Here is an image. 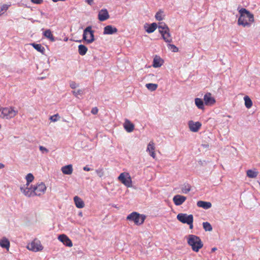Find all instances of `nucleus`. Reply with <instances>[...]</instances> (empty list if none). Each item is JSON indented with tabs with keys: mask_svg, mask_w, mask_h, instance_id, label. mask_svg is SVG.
<instances>
[{
	"mask_svg": "<svg viewBox=\"0 0 260 260\" xmlns=\"http://www.w3.org/2000/svg\"><path fill=\"white\" fill-rule=\"evenodd\" d=\"M240 16L238 20V24L243 27H250L254 21V16L245 8H241L239 11Z\"/></svg>",
	"mask_w": 260,
	"mask_h": 260,
	"instance_id": "obj_1",
	"label": "nucleus"
},
{
	"mask_svg": "<svg viewBox=\"0 0 260 260\" xmlns=\"http://www.w3.org/2000/svg\"><path fill=\"white\" fill-rule=\"evenodd\" d=\"M187 244L194 252H198L203 247V243L200 238L194 235H189L186 237Z\"/></svg>",
	"mask_w": 260,
	"mask_h": 260,
	"instance_id": "obj_2",
	"label": "nucleus"
},
{
	"mask_svg": "<svg viewBox=\"0 0 260 260\" xmlns=\"http://www.w3.org/2000/svg\"><path fill=\"white\" fill-rule=\"evenodd\" d=\"M158 28L162 39L166 42L170 43L172 42V38L170 32V29L166 23L164 22L159 23Z\"/></svg>",
	"mask_w": 260,
	"mask_h": 260,
	"instance_id": "obj_3",
	"label": "nucleus"
},
{
	"mask_svg": "<svg viewBox=\"0 0 260 260\" xmlns=\"http://www.w3.org/2000/svg\"><path fill=\"white\" fill-rule=\"evenodd\" d=\"M18 113L12 107L2 108L0 109V117L3 119H10L14 118Z\"/></svg>",
	"mask_w": 260,
	"mask_h": 260,
	"instance_id": "obj_4",
	"label": "nucleus"
},
{
	"mask_svg": "<svg viewBox=\"0 0 260 260\" xmlns=\"http://www.w3.org/2000/svg\"><path fill=\"white\" fill-rule=\"evenodd\" d=\"M146 218L144 215L140 214L137 212H133L127 216L126 219L129 221H133L135 224L140 225L142 224Z\"/></svg>",
	"mask_w": 260,
	"mask_h": 260,
	"instance_id": "obj_5",
	"label": "nucleus"
},
{
	"mask_svg": "<svg viewBox=\"0 0 260 260\" xmlns=\"http://www.w3.org/2000/svg\"><path fill=\"white\" fill-rule=\"evenodd\" d=\"M83 39L88 44H90L94 41V31L92 30V27H87L83 31Z\"/></svg>",
	"mask_w": 260,
	"mask_h": 260,
	"instance_id": "obj_6",
	"label": "nucleus"
},
{
	"mask_svg": "<svg viewBox=\"0 0 260 260\" xmlns=\"http://www.w3.org/2000/svg\"><path fill=\"white\" fill-rule=\"evenodd\" d=\"M27 248L29 250L37 252L42 251L43 249V246L39 240L35 239L27 245Z\"/></svg>",
	"mask_w": 260,
	"mask_h": 260,
	"instance_id": "obj_7",
	"label": "nucleus"
},
{
	"mask_svg": "<svg viewBox=\"0 0 260 260\" xmlns=\"http://www.w3.org/2000/svg\"><path fill=\"white\" fill-rule=\"evenodd\" d=\"M118 178L126 186L128 187L132 186V179L128 173H122Z\"/></svg>",
	"mask_w": 260,
	"mask_h": 260,
	"instance_id": "obj_8",
	"label": "nucleus"
},
{
	"mask_svg": "<svg viewBox=\"0 0 260 260\" xmlns=\"http://www.w3.org/2000/svg\"><path fill=\"white\" fill-rule=\"evenodd\" d=\"M34 189V194L35 196H41L44 194L46 190V187L45 184L41 182L34 185L32 187Z\"/></svg>",
	"mask_w": 260,
	"mask_h": 260,
	"instance_id": "obj_9",
	"label": "nucleus"
},
{
	"mask_svg": "<svg viewBox=\"0 0 260 260\" xmlns=\"http://www.w3.org/2000/svg\"><path fill=\"white\" fill-rule=\"evenodd\" d=\"M177 219L182 223L187 224L189 221L193 220V217L192 214L179 213L177 216Z\"/></svg>",
	"mask_w": 260,
	"mask_h": 260,
	"instance_id": "obj_10",
	"label": "nucleus"
},
{
	"mask_svg": "<svg viewBox=\"0 0 260 260\" xmlns=\"http://www.w3.org/2000/svg\"><path fill=\"white\" fill-rule=\"evenodd\" d=\"M21 191L26 197H31L35 196L34 189L32 187L24 184L20 187Z\"/></svg>",
	"mask_w": 260,
	"mask_h": 260,
	"instance_id": "obj_11",
	"label": "nucleus"
},
{
	"mask_svg": "<svg viewBox=\"0 0 260 260\" xmlns=\"http://www.w3.org/2000/svg\"><path fill=\"white\" fill-rule=\"evenodd\" d=\"M110 17L107 9H103L100 11L98 14V19L100 21H104Z\"/></svg>",
	"mask_w": 260,
	"mask_h": 260,
	"instance_id": "obj_12",
	"label": "nucleus"
},
{
	"mask_svg": "<svg viewBox=\"0 0 260 260\" xmlns=\"http://www.w3.org/2000/svg\"><path fill=\"white\" fill-rule=\"evenodd\" d=\"M201 123L200 122H196L190 120L188 122L189 129L193 132H197L201 127Z\"/></svg>",
	"mask_w": 260,
	"mask_h": 260,
	"instance_id": "obj_13",
	"label": "nucleus"
},
{
	"mask_svg": "<svg viewBox=\"0 0 260 260\" xmlns=\"http://www.w3.org/2000/svg\"><path fill=\"white\" fill-rule=\"evenodd\" d=\"M155 149V144H154V142L152 141H151L148 143V144L147 145L146 151L147 152H148L149 153L151 157H152L153 158H155V157H156Z\"/></svg>",
	"mask_w": 260,
	"mask_h": 260,
	"instance_id": "obj_14",
	"label": "nucleus"
},
{
	"mask_svg": "<svg viewBox=\"0 0 260 260\" xmlns=\"http://www.w3.org/2000/svg\"><path fill=\"white\" fill-rule=\"evenodd\" d=\"M204 101L205 104L208 106H211L215 104V100L212 96L210 93H207L204 95Z\"/></svg>",
	"mask_w": 260,
	"mask_h": 260,
	"instance_id": "obj_15",
	"label": "nucleus"
},
{
	"mask_svg": "<svg viewBox=\"0 0 260 260\" xmlns=\"http://www.w3.org/2000/svg\"><path fill=\"white\" fill-rule=\"evenodd\" d=\"M186 200L185 196L181 195H176L173 198V201L176 206H180L182 205Z\"/></svg>",
	"mask_w": 260,
	"mask_h": 260,
	"instance_id": "obj_16",
	"label": "nucleus"
},
{
	"mask_svg": "<svg viewBox=\"0 0 260 260\" xmlns=\"http://www.w3.org/2000/svg\"><path fill=\"white\" fill-rule=\"evenodd\" d=\"M58 240L62 242L65 245L72 247L73 246L71 240L65 235H60L58 236Z\"/></svg>",
	"mask_w": 260,
	"mask_h": 260,
	"instance_id": "obj_17",
	"label": "nucleus"
},
{
	"mask_svg": "<svg viewBox=\"0 0 260 260\" xmlns=\"http://www.w3.org/2000/svg\"><path fill=\"white\" fill-rule=\"evenodd\" d=\"M118 30L115 27H113L112 25H107L104 28V35H112L117 32Z\"/></svg>",
	"mask_w": 260,
	"mask_h": 260,
	"instance_id": "obj_18",
	"label": "nucleus"
},
{
	"mask_svg": "<svg viewBox=\"0 0 260 260\" xmlns=\"http://www.w3.org/2000/svg\"><path fill=\"white\" fill-rule=\"evenodd\" d=\"M61 170L63 174L70 175L73 172V166L72 165L64 166L61 168Z\"/></svg>",
	"mask_w": 260,
	"mask_h": 260,
	"instance_id": "obj_19",
	"label": "nucleus"
},
{
	"mask_svg": "<svg viewBox=\"0 0 260 260\" xmlns=\"http://www.w3.org/2000/svg\"><path fill=\"white\" fill-rule=\"evenodd\" d=\"M123 126L125 129L128 133L133 132L134 129V124L128 119H125Z\"/></svg>",
	"mask_w": 260,
	"mask_h": 260,
	"instance_id": "obj_20",
	"label": "nucleus"
},
{
	"mask_svg": "<svg viewBox=\"0 0 260 260\" xmlns=\"http://www.w3.org/2000/svg\"><path fill=\"white\" fill-rule=\"evenodd\" d=\"M164 63V60L159 56L156 55L153 59V67L154 68L160 67Z\"/></svg>",
	"mask_w": 260,
	"mask_h": 260,
	"instance_id": "obj_21",
	"label": "nucleus"
},
{
	"mask_svg": "<svg viewBox=\"0 0 260 260\" xmlns=\"http://www.w3.org/2000/svg\"><path fill=\"white\" fill-rule=\"evenodd\" d=\"M197 205L198 207L203 208L205 209H208L212 206V204L210 202L203 201H198Z\"/></svg>",
	"mask_w": 260,
	"mask_h": 260,
	"instance_id": "obj_22",
	"label": "nucleus"
},
{
	"mask_svg": "<svg viewBox=\"0 0 260 260\" xmlns=\"http://www.w3.org/2000/svg\"><path fill=\"white\" fill-rule=\"evenodd\" d=\"M74 201L78 208H82L84 207L85 204L83 201L78 196H75L74 198Z\"/></svg>",
	"mask_w": 260,
	"mask_h": 260,
	"instance_id": "obj_23",
	"label": "nucleus"
},
{
	"mask_svg": "<svg viewBox=\"0 0 260 260\" xmlns=\"http://www.w3.org/2000/svg\"><path fill=\"white\" fill-rule=\"evenodd\" d=\"M258 174V172L255 169L253 170H248L246 171V175L247 177L250 178H256Z\"/></svg>",
	"mask_w": 260,
	"mask_h": 260,
	"instance_id": "obj_24",
	"label": "nucleus"
},
{
	"mask_svg": "<svg viewBox=\"0 0 260 260\" xmlns=\"http://www.w3.org/2000/svg\"><path fill=\"white\" fill-rule=\"evenodd\" d=\"M0 246L3 248L8 249L10 247V242L7 238H3L0 240Z\"/></svg>",
	"mask_w": 260,
	"mask_h": 260,
	"instance_id": "obj_25",
	"label": "nucleus"
},
{
	"mask_svg": "<svg viewBox=\"0 0 260 260\" xmlns=\"http://www.w3.org/2000/svg\"><path fill=\"white\" fill-rule=\"evenodd\" d=\"M87 48L84 45L78 46V52L81 55H84L87 53Z\"/></svg>",
	"mask_w": 260,
	"mask_h": 260,
	"instance_id": "obj_26",
	"label": "nucleus"
},
{
	"mask_svg": "<svg viewBox=\"0 0 260 260\" xmlns=\"http://www.w3.org/2000/svg\"><path fill=\"white\" fill-rule=\"evenodd\" d=\"M244 100L245 107L248 109L250 108L252 106V102L250 98L247 95L245 96L244 97Z\"/></svg>",
	"mask_w": 260,
	"mask_h": 260,
	"instance_id": "obj_27",
	"label": "nucleus"
},
{
	"mask_svg": "<svg viewBox=\"0 0 260 260\" xmlns=\"http://www.w3.org/2000/svg\"><path fill=\"white\" fill-rule=\"evenodd\" d=\"M194 102L196 106L200 109H203L204 107V102L200 98H196L194 100Z\"/></svg>",
	"mask_w": 260,
	"mask_h": 260,
	"instance_id": "obj_28",
	"label": "nucleus"
},
{
	"mask_svg": "<svg viewBox=\"0 0 260 260\" xmlns=\"http://www.w3.org/2000/svg\"><path fill=\"white\" fill-rule=\"evenodd\" d=\"M44 36L49 39L52 42L54 41V38L50 29H47L44 32Z\"/></svg>",
	"mask_w": 260,
	"mask_h": 260,
	"instance_id": "obj_29",
	"label": "nucleus"
},
{
	"mask_svg": "<svg viewBox=\"0 0 260 260\" xmlns=\"http://www.w3.org/2000/svg\"><path fill=\"white\" fill-rule=\"evenodd\" d=\"M158 27L156 23H151L147 28H146V31L148 33H152Z\"/></svg>",
	"mask_w": 260,
	"mask_h": 260,
	"instance_id": "obj_30",
	"label": "nucleus"
},
{
	"mask_svg": "<svg viewBox=\"0 0 260 260\" xmlns=\"http://www.w3.org/2000/svg\"><path fill=\"white\" fill-rule=\"evenodd\" d=\"M32 45L34 47V48L38 51L41 53L44 52L45 49L41 44L33 43L32 44Z\"/></svg>",
	"mask_w": 260,
	"mask_h": 260,
	"instance_id": "obj_31",
	"label": "nucleus"
},
{
	"mask_svg": "<svg viewBox=\"0 0 260 260\" xmlns=\"http://www.w3.org/2000/svg\"><path fill=\"white\" fill-rule=\"evenodd\" d=\"M203 226L205 231L211 232L212 231V227L208 222H204L203 223Z\"/></svg>",
	"mask_w": 260,
	"mask_h": 260,
	"instance_id": "obj_32",
	"label": "nucleus"
},
{
	"mask_svg": "<svg viewBox=\"0 0 260 260\" xmlns=\"http://www.w3.org/2000/svg\"><path fill=\"white\" fill-rule=\"evenodd\" d=\"M157 84L154 83H148L146 84V87L147 89L151 91L155 90L157 88Z\"/></svg>",
	"mask_w": 260,
	"mask_h": 260,
	"instance_id": "obj_33",
	"label": "nucleus"
},
{
	"mask_svg": "<svg viewBox=\"0 0 260 260\" xmlns=\"http://www.w3.org/2000/svg\"><path fill=\"white\" fill-rule=\"evenodd\" d=\"M9 6L10 5L6 4H4L2 6H0V16L4 14L7 11Z\"/></svg>",
	"mask_w": 260,
	"mask_h": 260,
	"instance_id": "obj_34",
	"label": "nucleus"
},
{
	"mask_svg": "<svg viewBox=\"0 0 260 260\" xmlns=\"http://www.w3.org/2000/svg\"><path fill=\"white\" fill-rule=\"evenodd\" d=\"M34 179V177L32 174H31V173L28 174L26 176V179L27 181V183L26 184L27 186H29V183L33 181Z\"/></svg>",
	"mask_w": 260,
	"mask_h": 260,
	"instance_id": "obj_35",
	"label": "nucleus"
},
{
	"mask_svg": "<svg viewBox=\"0 0 260 260\" xmlns=\"http://www.w3.org/2000/svg\"><path fill=\"white\" fill-rule=\"evenodd\" d=\"M168 48L172 51L173 52H177L178 51V48L174 45L168 44Z\"/></svg>",
	"mask_w": 260,
	"mask_h": 260,
	"instance_id": "obj_36",
	"label": "nucleus"
},
{
	"mask_svg": "<svg viewBox=\"0 0 260 260\" xmlns=\"http://www.w3.org/2000/svg\"><path fill=\"white\" fill-rule=\"evenodd\" d=\"M59 115L58 114H55L50 116V120L52 122H56L58 120Z\"/></svg>",
	"mask_w": 260,
	"mask_h": 260,
	"instance_id": "obj_37",
	"label": "nucleus"
},
{
	"mask_svg": "<svg viewBox=\"0 0 260 260\" xmlns=\"http://www.w3.org/2000/svg\"><path fill=\"white\" fill-rule=\"evenodd\" d=\"M73 92V94L76 96V97H78V95H81L83 93V91L81 89H79L77 91H72Z\"/></svg>",
	"mask_w": 260,
	"mask_h": 260,
	"instance_id": "obj_38",
	"label": "nucleus"
},
{
	"mask_svg": "<svg viewBox=\"0 0 260 260\" xmlns=\"http://www.w3.org/2000/svg\"><path fill=\"white\" fill-rule=\"evenodd\" d=\"M155 18L157 20L160 21L162 20V12L160 11L158 12L155 15Z\"/></svg>",
	"mask_w": 260,
	"mask_h": 260,
	"instance_id": "obj_39",
	"label": "nucleus"
},
{
	"mask_svg": "<svg viewBox=\"0 0 260 260\" xmlns=\"http://www.w3.org/2000/svg\"><path fill=\"white\" fill-rule=\"evenodd\" d=\"M96 173L100 177H102L104 176V172L103 169H100L96 170Z\"/></svg>",
	"mask_w": 260,
	"mask_h": 260,
	"instance_id": "obj_40",
	"label": "nucleus"
},
{
	"mask_svg": "<svg viewBox=\"0 0 260 260\" xmlns=\"http://www.w3.org/2000/svg\"><path fill=\"white\" fill-rule=\"evenodd\" d=\"M70 85L72 89H75L79 86V85L74 81H71L70 83Z\"/></svg>",
	"mask_w": 260,
	"mask_h": 260,
	"instance_id": "obj_41",
	"label": "nucleus"
},
{
	"mask_svg": "<svg viewBox=\"0 0 260 260\" xmlns=\"http://www.w3.org/2000/svg\"><path fill=\"white\" fill-rule=\"evenodd\" d=\"M39 149H40V150L43 153H44V152L47 153V152H48V150L47 149H46L45 147H43L42 146H40V147H39Z\"/></svg>",
	"mask_w": 260,
	"mask_h": 260,
	"instance_id": "obj_42",
	"label": "nucleus"
},
{
	"mask_svg": "<svg viewBox=\"0 0 260 260\" xmlns=\"http://www.w3.org/2000/svg\"><path fill=\"white\" fill-rule=\"evenodd\" d=\"M91 112L93 114H96L98 112V109L96 107H94L92 109Z\"/></svg>",
	"mask_w": 260,
	"mask_h": 260,
	"instance_id": "obj_43",
	"label": "nucleus"
},
{
	"mask_svg": "<svg viewBox=\"0 0 260 260\" xmlns=\"http://www.w3.org/2000/svg\"><path fill=\"white\" fill-rule=\"evenodd\" d=\"M31 1L32 3L36 4H40L43 2V0H31Z\"/></svg>",
	"mask_w": 260,
	"mask_h": 260,
	"instance_id": "obj_44",
	"label": "nucleus"
},
{
	"mask_svg": "<svg viewBox=\"0 0 260 260\" xmlns=\"http://www.w3.org/2000/svg\"><path fill=\"white\" fill-rule=\"evenodd\" d=\"M193 220H191L187 223V224H188L189 225V229L190 230H192L193 229Z\"/></svg>",
	"mask_w": 260,
	"mask_h": 260,
	"instance_id": "obj_45",
	"label": "nucleus"
},
{
	"mask_svg": "<svg viewBox=\"0 0 260 260\" xmlns=\"http://www.w3.org/2000/svg\"><path fill=\"white\" fill-rule=\"evenodd\" d=\"M93 0H85L86 2L88 3L89 5H92L93 4Z\"/></svg>",
	"mask_w": 260,
	"mask_h": 260,
	"instance_id": "obj_46",
	"label": "nucleus"
},
{
	"mask_svg": "<svg viewBox=\"0 0 260 260\" xmlns=\"http://www.w3.org/2000/svg\"><path fill=\"white\" fill-rule=\"evenodd\" d=\"M190 190V188L185 189L184 190H182V192L183 193H186L188 192Z\"/></svg>",
	"mask_w": 260,
	"mask_h": 260,
	"instance_id": "obj_47",
	"label": "nucleus"
},
{
	"mask_svg": "<svg viewBox=\"0 0 260 260\" xmlns=\"http://www.w3.org/2000/svg\"><path fill=\"white\" fill-rule=\"evenodd\" d=\"M83 170L86 171H89L90 170V169L87 167H84L83 168Z\"/></svg>",
	"mask_w": 260,
	"mask_h": 260,
	"instance_id": "obj_48",
	"label": "nucleus"
},
{
	"mask_svg": "<svg viewBox=\"0 0 260 260\" xmlns=\"http://www.w3.org/2000/svg\"><path fill=\"white\" fill-rule=\"evenodd\" d=\"M5 166L3 164L0 163V169L4 168Z\"/></svg>",
	"mask_w": 260,
	"mask_h": 260,
	"instance_id": "obj_49",
	"label": "nucleus"
},
{
	"mask_svg": "<svg viewBox=\"0 0 260 260\" xmlns=\"http://www.w3.org/2000/svg\"><path fill=\"white\" fill-rule=\"evenodd\" d=\"M65 0H52L54 2H57L58 1H64Z\"/></svg>",
	"mask_w": 260,
	"mask_h": 260,
	"instance_id": "obj_50",
	"label": "nucleus"
},
{
	"mask_svg": "<svg viewBox=\"0 0 260 260\" xmlns=\"http://www.w3.org/2000/svg\"><path fill=\"white\" fill-rule=\"evenodd\" d=\"M216 250V248L215 247H214L213 248H212V251L213 252V251H215V250Z\"/></svg>",
	"mask_w": 260,
	"mask_h": 260,
	"instance_id": "obj_51",
	"label": "nucleus"
},
{
	"mask_svg": "<svg viewBox=\"0 0 260 260\" xmlns=\"http://www.w3.org/2000/svg\"><path fill=\"white\" fill-rule=\"evenodd\" d=\"M79 214V215H80V216H82V212H80Z\"/></svg>",
	"mask_w": 260,
	"mask_h": 260,
	"instance_id": "obj_52",
	"label": "nucleus"
}]
</instances>
